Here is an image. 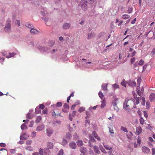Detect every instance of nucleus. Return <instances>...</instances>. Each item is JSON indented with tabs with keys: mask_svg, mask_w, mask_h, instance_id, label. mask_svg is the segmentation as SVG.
<instances>
[{
	"mask_svg": "<svg viewBox=\"0 0 155 155\" xmlns=\"http://www.w3.org/2000/svg\"><path fill=\"white\" fill-rule=\"evenodd\" d=\"M11 20L10 18H8L7 24H6L4 30L5 31L9 32L11 30Z\"/></svg>",
	"mask_w": 155,
	"mask_h": 155,
	"instance_id": "1",
	"label": "nucleus"
},
{
	"mask_svg": "<svg viewBox=\"0 0 155 155\" xmlns=\"http://www.w3.org/2000/svg\"><path fill=\"white\" fill-rule=\"evenodd\" d=\"M81 8L84 11L87 10V2L86 0H81Z\"/></svg>",
	"mask_w": 155,
	"mask_h": 155,
	"instance_id": "2",
	"label": "nucleus"
},
{
	"mask_svg": "<svg viewBox=\"0 0 155 155\" xmlns=\"http://www.w3.org/2000/svg\"><path fill=\"white\" fill-rule=\"evenodd\" d=\"M46 131L47 134L48 136L50 137L52 134L53 132V130L51 129L48 128L47 129Z\"/></svg>",
	"mask_w": 155,
	"mask_h": 155,
	"instance_id": "3",
	"label": "nucleus"
},
{
	"mask_svg": "<svg viewBox=\"0 0 155 155\" xmlns=\"http://www.w3.org/2000/svg\"><path fill=\"white\" fill-rule=\"evenodd\" d=\"M76 111H74L72 112V114H69V118L71 121L72 120L73 117L75 116L76 114Z\"/></svg>",
	"mask_w": 155,
	"mask_h": 155,
	"instance_id": "4",
	"label": "nucleus"
},
{
	"mask_svg": "<svg viewBox=\"0 0 155 155\" xmlns=\"http://www.w3.org/2000/svg\"><path fill=\"white\" fill-rule=\"evenodd\" d=\"M69 145L71 149H74L76 148L77 146L76 143L73 141H72L70 143Z\"/></svg>",
	"mask_w": 155,
	"mask_h": 155,
	"instance_id": "5",
	"label": "nucleus"
},
{
	"mask_svg": "<svg viewBox=\"0 0 155 155\" xmlns=\"http://www.w3.org/2000/svg\"><path fill=\"white\" fill-rule=\"evenodd\" d=\"M95 36V33L91 31L90 33H88V34L87 38L89 39L94 37Z\"/></svg>",
	"mask_w": 155,
	"mask_h": 155,
	"instance_id": "6",
	"label": "nucleus"
},
{
	"mask_svg": "<svg viewBox=\"0 0 155 155\" xmlns=\"http://www.w3.org/2000/svg\"><path fill=\"white\" fill-rule=\"evenodd\" d=\"M94 152L97 154H99L100 151L99 150V147L97 146H94L93 147Z\"/></svg>",
	"mask_w": 155,
	"mask_h": 155,
	"instance_id": "7",
	"label": "nucleus"
},
{
	"mask_svg": "<svg viewBox=\"0 0 155 155\" xmlns=\"http://www.w3.org/2000/svg\"><path fill=\"white\" fill-rule=\"evenodd\" d=\"M70 27V25L69 23H65L63 24L62 27L65 29H68Z\"/></svg>",
	"mask_w": 155,
	"mask_h": 155,
	"instance_id": "8",
	"label": "nucleus"
},
{
	"mask_svg": "<svg viewBox=\"0 0 155 155\" xmlns=\"http://www.w3.org/2000/svg\"><path fill=\"white\" fill-rule=\"evenodd\" d=\"M142 150L143 152L146 153H149L150 151V149L146 147H143Z\"/></svg>",
	"mask_w": 155,
	"mask_h": 155,
	"instance_id": "9",
	"label": "nucleus"
},
{
	"mask_svg": "<svg viewBox=\"0 0 155 155\" xmlns=\"http://www.w3.org/2000/svg\"><path fill=\"white\" fill-rule=\"evenodd\" d=\"M45 126L44 125L42 124L38 126L36 128V130L38 131H41L44 128Z\"/></svg>",
	"mask_w": 155,
	"mask_h": 155,
	"instance_id": "10",
	"label": "nucleus"
},
{
	"mask_svg": "<svg viewBox=\"0 0 155 155\" xmlns=\"http://www.w3.org/2000/svg\"><path fill=\"white\" fill-rule=\"evenodd\" d=\"M47 147L48 149H51L53 148V144L51 142H48L47 144Z\"/></svg>",
	"mask_w": 155,
	"mask_h": 155,
	"instance_id": "11",
	"label": "nucleus"
},
{
	"mask_svg": "<svg viewBox=\"0 0 155 155\" xmlns=\"http://www.w3.org/2000/svg\"><path fill=\"white\" fill-rule=\"evenodd\" d=\"M155 100V94L154 93H152L150 96V101H153Z\"/></svg>",
	"mask_w": 155,
	"mask_h": 155,
	"instance_id": "12",
	"label": "nucleus"
},
{
	"mask_svg": "<svg viewBox=\"0 0 155 155\" xmlns=\"http://www.w3.org/2000/svg\"><path fill=\"white\" fill-rule=\"evenodd\" d=\"M127 84L129 86L133 87L136 85V82L134 81H130L129 82H128Z\"/></svg>",
	"mask_w": 155,
	"mask_h": 155,
	"instance_id": "13",
	"label": "nucleus"
},
{
	"mask_svg": "<svg viewBox=\"0 0 155 155\" xmlns=\"http://www.w3.org/2000/svg\"><path fill=\"white\" fill-rule=\"evenodd\" d=\"M92 134H93L94 137L95 138H96L97 140H101L100 137H99L98 135L96 134L95 131H94L92 132Z\"/></svg>",
	"mask_w": 155,
	"mask_h": 155,
	"instance_id": "14",
	"label": "nucleus"
},
{
	"mask_svg": "<svg viewBox=\"0 0 155 155\" xmlns=\"http://www.w3.org/2000/svg\"><path fill=\"white\" fill-rule=\"evenodd\" d=\"M104 147L107 150H111L113 148L112 147H110L108 145H105L104 143H103Z\"/></svg>",
	"mask_w": 155,
	"mask_h": 155,
	"instance_id": "15",
	"label": "nucleus"
},
{
	"mask_svg": "<svg viewBox=\"0 0 155 155\" xmlns=\"http://www.w3.org/2000/svg\"><path fill=\"white\" fill-rule=\"evenodd\" d=\"M80 151L81 153L84 154L87 151V150L84 147H82L80 149Z\"/></svg>",
	"mask_w": 155,
	"mask_h": 155,
	"instance_id": "16",
	"label": "nucleus"
},
{
	"mask_svg": "<svg viewBox=\"0 0 155 155\" xmlns=\"http://www.w3.org/2000/svg\"><path fill=\"white\" fill-rule=\"evenodd\" d=\"M30 31L32 34H33V35L36 34L38 32V30H37L36 29H34V28H32L30 30Z\"/></svg>",
	"mask_w": 155,
	"mask_h": 155,
	"instance_id": "17",
	"label": "nucleus"
},
{
	"mask_svg": "<svg viewBox=\"0 0 155 155\" xmlns=\"http://www.w3.org/2000/svg\"><path fill=\"white\" fill-rule=\"evenodd\" d=\"M15 54L14 53H10L9 52L8 54V55H6V58H9L12 57H13L14 56Z\"/></svg>",
	"mask_w": 155,
	"mask_h": 155,
	"instance_id": "18",
	"label": "nucleus"
},
{
	"mask_svg": "<svg viewBox=\"0 0 155 155\" xmlns=\"http://www.w3.org/2000/svg\"><path fill=\"white\" fill-rule=\"evenodd\" d=\"M102 87L104 91L107 90V84H105L102 85Z\"/></svg>",
	"mask_w": 155,
	"mask_h": 155,
	"instance_id": "19",
	"label": "nucleus"
},
{
	"mask_svg": "<svg viewBox=\"0 0 155 155\" xmlns=\"http://www.w3.org/2000/svg\"><path fill=\"white\" fill-rule=\"evenodd\" d=\"M77 144L79 147H81L82 146L83 144V143L82 141L81 140H79L77 142Z\"/></svg>",
	"mask_w": 155,
	"mask_h": 155,
	"instance_id": "20",
	"label": "nucleus"
},
{
	"mask_svg": "<svg viewBox=\"0 0 155 155\" xmlns=\"http://www.w3.org/2000/svg\"><path fill=\"white\" fill-rule=\"evenodd\" d=\"M65 136L66 138L68 139H70L72 137L71 135L69 132L67 133Z\"/></svg>",
	"mask_w": 155,
	"mask_h": 155,
	"instance_id": "21",
	"label": "nucleus"
},
{
	"mask_svg": "<svg viewBox=\"0 0 155 155\" xmlns=\"http://www.w3.org/2000/svg\"><path fill=\"white\" fill-rule=\"evenodd\" d=\"M21 128L22 130H25L27 129V126L25 124H23L21 126Z\"/></svg>",
	"mask_w": 155,
	"mask_h": 155,
	"instance_id": "22",
	"label": "nucleus"
},
{
	"mask_svg": "<svg viewBox=\"0 0 155 155\" xmlns=\"http://www.w3.org/2000/svg\"><path fill=\"white\" fill-rule=\"evenodd\" d=\"M136 130L138 134H139L142 132V129L140 127L137 128Z\"/></svg>",
	"mask_w": 155,
	"mask_h": 155,
	"instance_id": "23",
	"label": "nucleus"
},
{
	"mask_svg": "<svg viewBox=\"0 0 155 155\" xmlns=\"http://www.w3.org/2000/svg\"><path fill=\"white\" fill-rule=\"evenodd\" d=\"M41 119V117L40 116H38L35 120V122L37 123H38L40 121Z\"/></svg>",
	"mask_w": 155,
	"mask_h": 155,
	"instance_id": "24",
	"label": "nucleus"
},
{
	"mask_svg": "<svg viewBox=\"0 0 155 155\" xmlns=\"http://www.w3.org/2000/svg\"><path fill=\"white\" fill-rule=\"evenodd\" d=\"M100 149L101 150V151L103 153L106 154L107 153V152L105 150L104 148L101 146H100Z\"/></svg>",
	"mask_w": 155,
	"mask_h": 155,
	"instance_id": "25",
	"label": "nucleus"
},
{
	"mask_svg": "<svg viewBox=\"0 0 155 155\" xmlns=\"http://www.w3.org/2000/svg\"><path fill=\"white\" fill-rule=\"evenodd\" d=\"M44 150L43 149H40L39 150V153L40 155H43L44 153Z\"/></svg>",
	"mask_w": 155,
	"mask_h": 155,
	"instance_id": "26",
	"label": "nucleus"
},
{
	"mask_svg": "<svg viewBox=\"0 0 155 155\" xmlns=\"http://www.w3.org/2000/svg\"><path fill=\"white\" fill-rule=\"evenodd\" d=\"M25 149L26 150L31 151L33 150V148L29 146L28 147H26L25 148Z\"/></svg>",
	"mask_w": 155,
	"mask_h": 155,
	"instance_id": "27",
	"label": "nucleus"
},
{
	"mask_svg": "<svg viewBox=\"0 0 155 155\" xmlns=\"http://www.w3.org/2000/svg\"><path fill=\"white\" fill-rule=\"evenodd\" d=\"M98 95L99 97L101 99H102L104 97V95L100 91L98 93Z\"/></svg>",
	"mask_w": 155,
	"mask_h": 155,
	"instance_id": "28",
	"label": "nucleus"
},
{
	"mask_svg": "<svg viewBox=\"0 0 155 155\" xmlns=\"http://www.w3.org/2000/svg\"><path fill=\"white\" fill-rule=\"evenodd\" d=\"M85 110V108L84 107H81L78 110V111L79 112L81 113Z\"/></svg>",
	"mask_w": 155,
	"mask_h": 155,
	"instance_id": "29",
	"label": "nucleus"
},
{
	"mask_svg": "<svg viewBox=\"0 0 155 155\" xmlns=\"http://www.w3.org/2000/svg\"><path fill=\"white\" fill-rule=\"evenodd\" d=\"M25 25L27 27H28L29 28H31L32 27L31 25L28 22L26 23Z\"/></svg>",
	"mask_w": 155,
	"mask_h": 155,
	"instance_id": "30",
	"label": "nucleus"
},
{
	"mask_svg": "<svg viewBox=\"0 0 155 155\" xmlns=\"http://www.w3.org/2000/svg\"><path fill=\"white\" fill-rule=\"evenodd\" d=\"M10 150L11 153L12 154H14L16 151V150L15 149H11Z\"/></svg>",
	"mask_w": 155,
	"mask_h": 155,
	"instance_id": "31",
	"label": "nucleus"
},
{
	"mask_svg": "<svg viewBox=\"0 0 155 155\" xmlns=\"http://www.w3.org/2000/svg\"><path fill=\"white\" fill-rule=\"evenodd\" d=\"M113 87L114 90L116 89L117 88H119V85L116 84H115L113 85Z\"/></svg>",
	"mask_w": 155,
	"mask_h": 155,
	"instance_id": "32",
	"label": "nucleus"
},
{
	"mask_svg": "<svg viewBox=\"0 0 155 155\" xmlns=\"http://www.w3.org/2000/svg\"><path fill=\"white\" fill-rule=\"evenodd\" d=\"M67 143V142L66 140L65 139H63L62 143L61 144L63 145H65Z\"/></svg>",
	"mask_w": 155,
	"mask_h": 155,
	"instance_id": "33",
	"label": "nucleus"
},
{
	"mask_svg": "<svg viewBox=\"0 0 155 155\" xmlns=\"http://www.w3.org/2000/svg\"><path fill=\"white\" fill-rule=\"evenodd\" d=\"M137 94L139 96H141V94H143L142 93H141L140 91V90L138 89V88L137 89Z\"/></svg>",
	"mask_w": 155,
	"mask_h": 155,
	"instance_id": "34",
	"label": "nucleus"
},
{
	"mask_svg": "<svg viewBox=\"0 0 155 155\" xmlns=\"http://www.w3.org/2000/svg\"><path fill=\"white\" fill-rule=\"evenodd\" d=\"M32 143V140H27L26 141V144L27 145H30Z\"/></svg>",
	"mask_w": 155,
	"mask_h": 155,
	"instance_id": "35",
	"label": "nucleus"
},
{
	"mask_svg": "<svg viewBox=\"0 0 155 155\" xmlns=\"http://www.w3.org/2000/svg\"><path fill=\"white\" fill-rule=\"evenodd\" d=\"M129 135L128 136V135H127V138L129 139H131L132 137V135H133V134H132V132H129Z\"/></svg>",
	"mask_w": 155,
	"mask_h": 155,
	"instance_id": "36",
	"label": "nucleus"
},
{
	"mask_svg": "<svg viewBox=\"0 0 155 155\" xmlns=\"http://www.w3.org/2000/svg\"><path fill=\"white\" fill-rule=\"evenodd\" d=\"M141 79L140 78L138 77L137 80L138 87L140 86V83L141 82Z\"/></svg>",
	"mask_w": 155,
	"mask_h": 155,
	"instance_id": "37",
	"label": "nucleus"
},
{
	"mask_svg": "<svg viewBox=\"0 0 155 155\" xmlns=\"http://www.w3.org/2000/svg\"><path fill=\"white\" fill-rule=\"evenodd\" d=\"M121 84L122 86L126 87V83L125 82V81L124 79L123 81L121 82Z\"/></svg>",
	"mask_w": 155,
	"mask_h": 155,
	"instance_id": "38",
	"label": "nucleus"
},
{
	"mask_svg": "<svg viewBox=\"0 0 155 155\" xmlns=\"http://www.w3.org/2000/svg\"><path fill=\"white\" fill-rule=\"evenodd\" d=\"M136 100V104H138L139 103L140 98L139 97L136 96V98L135 99Z\"/></svg>",
	"mask_w": 155,
	"mask_h": 155,
	"instance_id": "39",
	"label": "nucleus"
},
{
	"mask_svg": "<svg viewBox=\"0 0 155 155\" xmlns=\"http://www.w3.org/2000/svg\"><path fill=\"white\" fill-rule=\"evenodd\" d=\"M63 150L62 149H61L58 154V155H63Z\"/></svg>",
	"mask_w": 155,
	"mask_h": 155,
	"instance_id": "40",
	"label": "nucleus"
},
{
	"mask_svg": "<svg viewBox=\"0 0 155 155\" xmlns=\"http://www.w3.org/2000/svg\"><path fill=\"white\" fill-rule=\"evenodd\" d=\"M105 105H106V104H105V102H104V101H103L102 102V103H101V108H103L105 106Z\"/></svg>",
	"mask_w": 155,
	"mask_h": 155,
	"instance_id": "41",
	"label": "nucleus"
},
{
	"mask_svg": "<svg viewBox=\"0 0 155 155\" xmlns=\"http://www.w3.org/2000/svg\"><path fill=\"white\" fill-rule=\"evenodd\" d=\"M144 63V61L143 60H140L139 61L138 64L140 65H142Z\"/></svg>",
	"mask_w": 155,
	"mask_h": 155,
	"instance_id": "42",
	"label": "nucleus"
},
{
	"mask_svg": "<svg viewBox=\"0 0 155 155\" xmlns=\"http://www.w3.org/2000/svg\"><path fill=\"white\" fill-rule=\"evenodd\" d=\"M2 55L4 56H6V55H8L7 54V52L6 51H3L2 52Z\"/></svg>",
	"mask_w": 155,
	"mask_h": 155,
	"instance_id": "43",
	"label": "nucleus"
},
{
	"mask_svg": "<svg viewBox=\"0 0 155 155\" xmlns=\"http://www.w3.org/2000/svg\"><path fill=\"white\" fill-rule=\"evenodd\" d=\"M47 108H45L44 110H43L42 111V113L43 114H47Z\"/></svg>",
	"mask_w": 155,
	"mask_h": 155,
	"instance_id": "44",
	"label": "nucleus"
},
{
	"mask_svg": "<svg viewBox=\"0 0 155 155\" xmlns=\"http://www.w3.org/2000/svg\"><path fill=\"white\" fill-rule=\"evenodd\" d=\"M39 108L41 109H43L44 108L45 106L43 104H41L39 105Z\"/></svg>",
	"mask_w": 155,
	"mask_h": 155,
	"instance_id": "45",
	"label": "nucleus"
},
{
	"mask_svg": "<svg viewBox=\"0 0 155 155\" xmlns=\"http://www.w3.org/2000/svg\"><path fill=\"white\" fill-rule=\"evenodd\" d=\"M133 9L132 8L129 7L128 8L127 12L129 13H131L132 12Z\"/></svg>",
	"mask_w": 155,
	"mask_h": 155,
	"instance_id": "46",
	"label": "nucleus"
},
{
	"mask_svg": "<svg viewBox=\"0 0 155 155\" xmlns=\"http://www.w3.org/2000/svg\"><path fill=\"white\" fill-rule=\"evenodd\" d=\"M26 117L27 118H28V119H31V118H32V117L31 116V114H29V113H28V114H27Z\"/></svg>",
	"mask_w": 155,
	"mask_h": 155,
	"instance_id": "47",
	"label": "nucleus"
},
{
	"mask_svg": "<svg viewBox=\"0 0 155 155\" xmlns=\"http://www.w3.org/2000/svg\"><path fill=\"white\" fill-rule=\"evenodd\" d=\"M89 138H90V140L91 141L93 142H96V141H95V139L94 138H93L92 137L90 136Z\"/></svg>",
	"mask_w": 155,
	"mask_h": 155,
	"instance_id": "48",
	"label": "nucleus"
},
{
	"mask_svg": "<svg viewBox=\"0 0 155 155\" xmlns=\"http://www.w3.org/2000/svg\"><path fill=\"white\" fill-rule=\"evenodd\" d=\"M64 107L65 108L68 109L69 108V106L68 104L65 103L64 105Z\"/></svg>",
	"mask_w": 155,
	"mask_h": 155,
	"instance_id": "49",
	"label": "nucleus"
},
{
	"mask_svg": "<svg viewBox=\"0 0 155 155\" xmlns=\"http://www.w3.org/2000/svg\"><path fill=\"white\" fill-rule=\"evenodd\" d=\"M56 105L58 107H60L62 106V103L61 102H58L57 103Z\"/></svg>",
	"mask_w": 155,
	"mask_h": 155,
	"instance_id": "50",
	"label": "nucleus"
},
{
	"mask_svg": "<svg viewBox=\"0 0 155 155\" xmlns=\"http://www.w3.org/2000/svg\"><path fill=\"white\" fill-rule=\"evenodd\" d=\"M147 129L150 130V131L152 130V127L150 126V124H148L147 126Z\"/></svg>",
	"mask_w": 155,
	"mask_h": 155,
	"instance_id": "51",
	"label": "nucleus"
},
{
	"mask_svg": "<svg viewBox=\"0 0 155 155\" xmlns=\"http://www.w3.org/2000/svg\"><path fill=\"white\" fill-rule=\"evenodd\" d=\"M118 99H117L115 101H114L112 102V104L113 105L114 107L116 106L117 105V103L116 102V101L117 100H118Z\"/></svg>",
	"mask_w": 155,
	"mask_h": 155,
	"instance_id": "52",
	"label": "nucleus"
},
{
	"mask_svg": "<svg viewBox=\"0 0 155 155\" xmlns=\"http://www.w3.org/2000/svg\"><path fill=\"white\" fill-rule=\"evenodd\" d=\"M140 123L142 124H143L144 123V120L142 118H141L140 119Z\"/></svg>",
	"mask_w": 155,
	"mask_h": 155,
	"instance_id": "53",
	"label": "nucleus"
},
{
	"mask_svg": "<svg viewBox=\"0 0 155 155\" xmlns=\"http://www.w3.org/2000/svg\"><path fill=\"white\" fill-rule=\"evenodd\" d=\"M0 146L4 147L6 146V144L4 143H0Z\"/></svg>",
	"mask_w": 155,
	"mask_h": 155,
	"instance_id": "54",
	"label": "nucleus"
},
{
	"mask_svg": "<svg viewBox=\"0 0 155 155\" xmlns=\"http://www.w3.org/2000/svg\"><path fill=\"white\" fill-rule=\"evenodd\" d=\"M155 54V48H154L151 52V54L152 55H153Z\"/></svg>",
	"mask_w": 155,
	"mask_h": 155,
	"instance_id": "55",
	"label": "nucleus"
},
{
	"mask_svg": "<svg viewBox=\"0 0 155 155\" xmlns=\"http://www.w3.org/2000/svg\"><path fill=\"white\" fill-rule=\"evenodd\" d=\"M34 124V122L33 121H31L29 125L30 127H32L33 126Z\"/></svg>",
	"mask_w": 155,
	"mask_h": 155,
	"instance_id": "56",
	"label": "nucleus"
},
{
	"mask_svg": "<svg viewBox=\"0 0 155 155\" xmlns=\"http://www.w3.org/2000/svg\"><path fill=\"white\" fill-rule=\"evenodd\" d=\"M136 20V18H135L133 20L131 21V23L132 24H134L135 23Z\"/></svg>",
	"mask_w": 155,
	"mask_h": 155,
	"instance_id": "57",
	"label": "nucleus"
},
{
	"mask_svg": "<svg viewBox=\"0 0 155 155\" xmlns=\"http://www.w3.org/2000/svg\"><path fill=\"white\" fill-rule=\"evenodd\" d=\"M137 143L138 144L140 145V138H138L137 140Z\"/></svg>",
	"mask_w": 155,
	"mask_h": 155,
	"instance_id": "58",
	"label": "nucleus"
},
{
	"mask_svg": "<svg viewBox=\"0 0 155 155\" xmlns=\"http://www.w3.org/2000/svg\"><path fill=\"white\" fill-rule=\"evenodd\" d=\"M143 114H144V115L145 117L146 118H147L148 117V115H147V112L146 111H144Z\"/></svg>",
	"mask_w": 155,
	"mask_h": 155,
	"instance_id": "59",
	"label": "nucleus"
},
{
	"mask_svg": "<svg viewBox=\"0 0 155 155\" xmlns=\"http://www.w3.org/2000/svg\"><path fill=\"white\" fill-rule=\"evenodd\" d=\"M120 129L124 132H126V128L123 127H121Z\"/></svg>",
	"mask_w": 155,
	"mask_h": 155,
	"instance_id": "60",
	"label": "nucleus"
},
{
	"mask_svg": "<svg viewBox=\"0 0 155 155\" xmlns=\"http://www.w3.org/2000/svg\"><path fill=\"white\" fill-rule=\"evenodd\" d=\"M51 114L53 117H56V115L54 111L52 112Z\"/></svg>",
	"mask_w": 155,
	"mask_h": 155,
	"instance_id": "61",
	"label": "nucleus"
},
{
	"mask_svg": "<svg viewBox=\"0 0 155 155\" xmlns=\"http://www.w3.org/2000/svg\"><path fill=\"white\" fill-rule=\"evenodd\" d=\"M147 65L145 64L143 65V71H145V69L147 68Z\"/></svg>",
	"mask_w": 155,
	"mask_h": 155,
	"instance_id": "62",
	"label": "nucleus"
},
{
	"mask_svg": "<svg viewBox=\"0 0 155 155\" xmlns=\"http://www.w3.org/2000/svg\"><path fill=\"white\" fill-rule=\"evenodd\" d=\"M149 139L150 140V141L151 142H153V139H152V138L151 137H149Z\"/></svg>",
	"mask_w": 155,
	"mask_h": 155,
	"instance_id": "63",
	"label": "nucleus"
},
{
	"mask_svg": "<svg viewBox=\"0 0 155 155\" xmlns=\"http://www.w3.org/2000/svg\"><path fill=\"white\" fill-rule=\"evenodd\" d=\"M132 94L133 95L134 98L135 99L136 98V96L137 97V94L135 92H133Z\"/></svg>",
	"mask_w": 155,
	"mask_h": 155,
	"instance_id": "64",
	"label": "nucleus"
}]
</instances>
